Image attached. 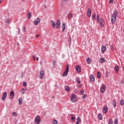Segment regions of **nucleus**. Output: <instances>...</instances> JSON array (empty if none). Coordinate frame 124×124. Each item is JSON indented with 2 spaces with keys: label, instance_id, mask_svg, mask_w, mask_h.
<instances>
[{
  "label": "nucleus",
  "instance_id": "nucleus-63",
  "mask_svg": "<svg viewBox=\"0 0 124 124\" xmlns=\"http://www.w3.org/2000/svg\"><path fill=\"white\" fill-rule=\"evenodd\" d=\"M17 45H19V43H17Z\"/></svg>",
  "mask_w": 124,
  "mask_h": 124
},
{
  "label": "nucleus",
  "instance_id": "nucleus-9",
  "mask_svg": "<svg viewBox=\"0 0 124 124\" xmlns=\"http://www.w3.org/2000/svg\"><path fill=\"white\" fill-rule=\"evenodd\" d=\"M39 23H40V18H39V17H37L36 20L34 21V24L35 26H37Z\"/></svg>",
  "mask_w": 124,
  "mask_h": 124
},
{
  "label": "nucleus",
  "instance_id": "nucleus-55",
  "mask_svg": "<svg viewBox=\"0 0 124 124\" xmlns=\"http://www.w3.org/2000/svg\"><path fill=\"white\" fill-rule=\"evenodd\" d=\"M39 37V34H37L36 36V37Z\"/></svg>",
  "mask_w": 124,
  "mask_h": 124
},
{
  "label": "nucleus",
  "instance_id": "nucleus-16",
  "mask_svg": "<svg viewBox=\"0 0 124 124\" xmlns=\"http://www.w3.org/2000/svg\"><path fill=\"white\" fill-rule=\"evenodd\" d=\"M73 17V14L72 13H69L68 14V19H72Z\"/></svg>",
  "mask_w": 124,
  "mask_h": 124
},
{
  "label": "nucleus",
  "instance_id": "nucleus-2",
  "mask_svg": "<svg viewBox=\"0 0 124 124\" xmlns=\"http://www.w3.org/2000/svg\"><path fill=\"white\" fill-rule=\"evenodd\" d=\"M34 123L36 124H39L41 123V119H40V116H39V115L36 116L34 119Z\"/></svg>",
  "mask_w": 124,
  "mask_h": 124
},
{
  "label": "nucleus",
  "instance_id": "nucleus-26",
  "mask_svg": "<svg viewBox=\"0 0 124 124\" xmlns=\"http://www.w3.org/2000/svg\"><path fill=\"white\" fill-rule=\"evenodd\" d=\"M76 80L77 81V83H78V84H80L81 83V81L80 80H79V78L77 77L76 78Z\"/></svg>",
  "mask_w": 124,
  "mask_h": 124
},
{
  "label": "nucleus",
  "instance_id": "nucleus-43",
  "mask_svg": "<svg viewBox=\"0 0 124 124\" xmlns=\"http://www.w3.org/2000/svg\"><path fill=\"white\" fill-rule=\"evenodd\" d=\"M114 2V0H109V3H110V4H112Z\"/></svg>",
  "mask_w": 124,
  "mask_h": 124
},
{
  "label": "nucleus",
  "instance_id": "nucleus-3",
  "mask_svg": "<svg viewBox=\"0 0 124 124\" xmlns=\"http://www.w3.org/2000/svg\"><path fill=\"white\" fill-rule=\"evenodd\" d=\"M105 91H106V86L104 84H102L100 88V91L101 93H105Z\"/></svg>",
  "mask_w": 124,
  "mask_h": 124
},
{
  "label": "nucleus",
  "instance_id": "nucleus-14",
  "mask_svg": "<svg viewBox=\"0 0 124 124\" xmlns=\"http://www.w3.org/2000/svg\"><path fill=\"white\" fill-rule=\"evenodd\" d=\"M105 51H106V46H102L101 52H102V54H103V53H104V52H105Z\"/></svg>",
  "mask_w": 124,
  "mask_h": 124
},
{
  "label": "nucleus",
  "instance_id": "nucleus-38",
  "mask_svg": "<svg viewBox=\"0 0 124 124\" xmlns=\"http://www.w3.org/2000/svg\"><path fill=\"white\" fill-rule=\"evenodd\" d=\"M21 93H22L23 94V93H25V89L23 88L21 90Z\"/></svg>",
  "mask_w": 124,
  "mask_h": 124
},
{
  "label": "nucleus",
  "instance_id": "nucleus-50",
  "mask_svg": "<svg viewBox=\"0 0 124 124\" xmlns=\"http://www.w3.org/2000/svg\"><path fill=\"white\" fill-rule=\"evenodd\" d=\"M33 59L34 60V61H35L36 59V57H35V56H33Z\"/></svg>",
  "mask_w": 124,
  "mask_h": 124
},
{
  "label": "nucleus",
  "instance_id": "nucleus-4",
  "mask_svg": "<svg viewBox=\"0 0 124 124\" xmlns=\"http://www.w3.org/2000/svg\"><path fill=\"white\" fill-rule=\"evenodd\" d=\"M71 101L72 102H77V99H76V95L75 94H72L71 97Z\"/></svg>",
  "mask_w": 124,
  "mask_h": 124
},
{
  "label": "nucleus",
  "instance_id": "nucleus-5",
  "mask_svg": "<svg viewBox=\"0 0 124 124\" xmlns=\"http://www.w3.org/2000/svg\"><path fill=\"white\" fill-rule=\"evenodd\" d=\"M15 96V93L13 91H11L10 93V99H13Z\"/></svg>",
  "mask_w": 124,
  "mask_h": 124
},
{
  "label": "nucleus",
  "instance_id": "nucleus-46",
  "mask_svg": "<svg viewBox=\"0 0 124 124\" xmlns=\"http://www.w3.org/2000/svg\"><path fill=\"white\" fill-rule=\"evenodd\" d=\"M52 26H53V28L55 29L56 28V24L55 23H53V24H52Z\"/></svg>",
  "mask_w": 124,
  "mask_h": 124
},
{
  "label": "nucleus",
  "instance_id": "nucleus-53",
  "mask_svg": "<svg viewBox=\"0 0 124 124\" xmlns=\"http://www.w3.org/2000/svg\"><path fill=\"white\" fill-rule=\"evenodd\" d=\"M18 33H19V34H20L21 33L20 28H18Z\"/></svg>",
  "mask_w": 124,
  "mask_h": 124
},
{
  "label": "nucleus",
  "instance_id": "nucleus-7",
  "mask_svg": "<svg viewBox=\"0 0 124 124\" xmlns=\"http://www.w3.org/2000/svg\"><path fill=\"white\" fill-rule=\"evenodd\" d=\"M99 23L100 27H101V28H103L104 27V20H103L102 18H100Z\"/></svg>",
  "mask_w": 124,
  "mask_h": 124
},
{
  "label": "nucleus",
  "instance_id": "nucleus-24",
  "mask_svg": "<svg viewBox=\"0 0 124 124\" xmlns=\"http://www.w3.org/2000/svg\"><path fill=\"white\" fill-rule=\"evenodd\" d=\"M112 104L114 108H115L116 106H117V103H116V101L113 100L112 102Z\"/></svg>",
  "mask_w": 124,
  "mask_h": 124
},
{
  "label": "nucleus",
  "instance_id": "nucleus-22",
  "mask_svg": "<svg viewBox=\"0 0 124 124\" xmlns=\"http://www.w3.org/2000/svg\"><path fill=\"white\" fill-rule=\"evenodd\" d=\"M18 102L19 105H21V104H22V102H23V99L22 98H19L18 99Z\"/></svg>",
  "mask_w": 124,
  "mask_h": 124
},
{
  "label": "nucleus",
  "instance_id": "nucleus-39",
  "mask_svg": "<svg viewBox=\"0 0 124 124\" xmlns=\"http://www.w3.org/2000/svg\"><path fill=\"white\" fill-rule=\"evenodd\" d=\"M53 124H58V121L54 120L53 121Z\"/></svg>",
  "mask_w": 124,
  "mask_h": 124
},
{
  "label": "nucleus",
  "instance_id": "nucleus-64",
  "mask_svg": "<svg viewBox=\"0 0 124 124\" xmlns=\"http://www.w3.org/2000/svg\"><path fill=\"white\" fill-rule=\"evenodd\" d=\"M0 56H1V54H0Z\"/></svg>",
  "mask_w": 124,
  "mask_h": 124
},
{
  "label": "nucleus",
  "instance_id": "nucleus-40",
  "mask_svg": "<svg viewBox=\"0 0 124 124\" xmlns=\"http://www.w3.org/2000/svg\"><path fill=\"white\" fill-rule=\"evenodd\" d=\"M114 124H118V119H115L114 120Z\"/></svg>",
  "mask_w": 124,
  "mask_h": 124
},
{
  "label": "nucleus",
  "instance_id": "nucleus-52",
  "mask_svg": "<svg viewBox=\"0 0 124 124\" xmlns=\"http://www.w3.org/2000/svg\"><path fill=\"white\" fill-rule=\"evenodd\" d=\"M113 45H111V46H110V49H111V50H113Z\"/></svg>",
  "mask_w": 124,
  "mask_h": 124
},
{
  "label": "nucleus",
  "instance_id": "nucleus-13",
  "mask_svg": "<svg viewBox=\"0 0 124 124\" xmlns=\"http://www.w3.org/2000/svg\"><path fill=\"white\" fill-rule=\"evenodd\" d=\"M87 15L88 17H91V15H92V9H88V12H87Z\"/></svg>",
  "mask_w": 124,
  "mask_h": 124
},
{
  "label": "nucleus",
  "instance_id": "nucleus-18",
  "mask_svg": "<svg viewBox=\"0 0 124 124\" xmlns=\"http://www.w3.org/2000/svg\"><path fill=\"white\" fill-rule=\"evenodd\" d=\"M119 66L116 65V66L114 67V70H115V72H116V73H117V72H119Z\"/></svg>",
  "mask_w": 124,
  "mask_h": 124
},
{
  "label": "nucleus",
  "instance_id": "nucleus-11",
  "mask_svg": "<svg viewBox=\"0 0 124 124\" xmlns=\"http://www.w3.org/2000/svg\"><path fill=\"white\" fill-rule=\"evenodd\" d=\"M6 96H7V93L5 92H4L2 96V100H3V101H4V100H5Z\"/></svg>",
  "mask_w": 124,
  "mask_h": 124
},
{
  "label": "nucleus",
  "instance_id": "nucleus-45",
  "mask_svg": "<svg viewBox=\"0 0 124 124\" xmlns=\"http://www.w3.org/2000/svg\"><path fill=\"white\" fill-rule=\"evenodd\" d=\"M22 30H23V31L24 32H25V31H26V27H23Z\"/></svg>",
  "mask_w": 124,
  "mask_h": 124
},
{
  "label": "nucleus",
  "instance_id": "nucleus-54",
  "mask_svg": "<svg viewBox=\"0 0 124 124\" xmlns=\"http://www.w3.org/2000/svg\"><path fill=\"white\" fill-rule=\"evenodd\" d=\"M59 27H60V25H56V28H57V29H59Z\"/></svg>",
  "mask_w": 124,
  "mask_h": 124
},
{
  "label": "nucleus",
  "instance_id": "nucleus-15",
  "mask_svg": "<svg viewBox=\"0 0 124 124\" xmlns=\"http://www.w3.org/2000/svg\"><path fill=\"white\" fill-rule=\"evenodd\" d=\"M99 62L100 63H103V62H106V60H105V58H100L99 59Z\"/></svg>",
  "mask_w": 124,
  "mask_h": 124
},
{
  "label": "nucleus",
  "instance_id": "nucleus-10",
  "mask_svg": "<svg viewBox=\"0 0 124 124\" xmlns=\"http://www.w3.org/2000/svg\"><path fill=\"white\" fill-rule=\"evenodd\" d=\"M75 69L77 71V72H78V73H81V67H80V66H76Z\"/></svg>",
  "mask_w": 124,
  "mask_h": 124
},
{
  "label": "nucleus",
  "instance_id": "nucleus-41",
  "mask_svg": "<svg viewBox=\"0 0 124 124\" xmlns=\"http://www.w3.org/2000/svg\"><path fill=\"white\" fill-rule=\"evenodd\" d=\"M68 42L69 44H71V37H70L68 40Z\"/></svg>",
  "mask_w": 124,
  "mask_h": 124
},
{
  "label": "nucleus",
  "instance_id": "nucleus-57",
  "mask_svg": "<svg viewBox=\"0 0 124 124\" xmlns=\"http://www.w3.org/2000/svg\"><path fill=\"white\" fill-rule=\"evenodd\" d=\"M39 60V58L38 57H37V61H38Z\"/></svg>",
  "mask_w": 124,
  "mask_h": 124
},
{
  "label": "nucleus",
  "instance_id": "nucleus-56",
  "mask_svg": "<svg viewBox=\"0 0 124 124\" xmlns=\"http://www.w3.org/2000/svg\"><path fill=\"white\" fill-rule=\"evenodd\" d=\"M80 124V122H78V121L76 123V124Z\"/></svg>",
  "mask_w": 124,
  "mask_h": 124
},
{
  "label": "nucleus",
  "instance_id": "nucleus-28",
  "mask_svg": "<svg viewBox=\"0 0 124 124\" xmlns=\"http://www.w3.org/2000/svg\"><path fill=\"white\" fill-rule=\"evenodd\" d=\"M66 71H69V64H67L65 69Z\"/></svg>",
  "mask_w": 124,
  "mask_h": 124
},
{
  "label": "nucleus",
  "instance_id": "nucleus-33",
  "mask_svg": "<svg viewBox=\"0 0 124 124\" xmlns=\"http://www.w3.org/2000/svg\"><path fill=\"white\" fill-rule=\"evenodd\" d=\"M77 122H78V123H81V118H80V117L77 118Z\"/></svg>",
  "mask_w": 124,
  "mask_h": 124
},
{
  "label": "nucleus",
  "instance_id": "nucleus-42",
  "mask_svg": "<svg viewBox=\"0 0 124 124\" xmlns=\"http://www.w3.org/2000/svg\"><path fill=\"white\" fill-rule=\"evenodd\" d=\"M80 93V94H84V89H81Z\"/></svg>",
  "mask_w": 124,
  "mask_h": 124
},
{
  "label": "nucleus",
  "instance_id": "nucleus-27",
  "mask_svg": "<svg viewBox=\"0 0 124 124\" xmlns=\"http://www.w3.org/2000/svg\"><path fill=\"white\" fill-rule=\"evenodd\" d=\"M114 124V122H113V120L110 119L108 121V124Z\"/></svg>",
  "mask_w": 124,
  "mask_h": 124
},
{
  "label": "nucleus",
  "instance_id": "nucleus-1",
  "mask_svg": "<svg viewBox=\"0 0 124 124\" xmlns=\"http://www.w3.org/2000/svg\"><path fill=\"white\" fill-rule=\"evenodd\" d=\"M118 14V12L117 10H115L111 16V21L112 24H114L116 22V19L117 18V16Z\"/></svg>",
  "mask_w": 124,
  "mask_h": 124
},
{
  "label": "nucleus",
  "instance_id": "nucleus-58",
  "mask_svg": "<svg viewBox=\"0 0 124 124\" xmlns=\"http://www.w3.org/2000/svg\"><path fill=\"white\" fill-rule=\"evenodd\" d=\"M75 93H78L77 90H75Z\"/></svg>",
  "mask_w": 124,
  "mask_h": 124
},
{
  "label": "nucleus",
  "instance_id": "nucleus-51",
  "mask_svg": "<svg viewBox=\"0 0 124 124\" xmlns=\"http://www.w3.org/2000/svg\"><path fill=\"white\" fill-rule=\"evenodd\" d=\"M56 61H53V64H54V65H56Z\"/></svg>",
  "mask_w": 124,
  "mask_h": 124
},
{
  "label": "nucleus",
  "instance_id": "nucleus-36",
  "mask_svg": "<svg viewBox=\"0 0 124 124\" xmlns=\"http://www.w3.org/2000/svg\"><path fill=\"white\" fill-rule=\"evenodd\" d=\"M97 20L98 23H99V15L98 14L97 15Z\"/></svg>",
  "mask_w": 124,
  "mask_h": 124
},
{
  "label": "nucleus",
  "instance_id": "nucleus-35",
  "mask_svg": "<svg viewBox=\"0 0 124 124\" xmlns=\"http://www.w3.org/2000/svg\"><path fill=\"white\" fill-rule=\"evenodd\" d=\"M86 98H87V95H86V94H83L82 96V99H86Z\"/></svg>",
  "mask_w": 124,
  "mask_h": 124
},
{
  "label": "nucleus",
  "instance_id": "nucleus-34",
  "mask_svg": "<svg viewBox=\"0 0 124 124\" xmlns=\"http://www.w3.org/2000/svg\"><path fill=\"white\" fill-rule=\"evenodd\" d=\"M96 15H95V14H94L92 16V19H93V20H95L96 19Z\"/></svg>",
  "mask_w": 124,
  "mask_h": 124
},
{
  "label": "nucleus",
  "instance_id": "nucleus-48",
  "mask_svg": "<svg viewBox=\"0 0 124 124\" xmlns=\"http://www.w3.org/2000/svg\"><path fill=\"white\" fill-rule=\"evenodd\" d=\"M7 22L8 24H10V19L9 18L7 20Z\"/></svg>",
  "mask_w": 124,
  "mask_h": 124
},
{
  "label": "nucleus",
  "instance_id": "nucleus-59",
  "mask_svg": "<svg viewBox=\"0 0 124 124\" xmlns=\"http://www.w3.org/2000/svg\"><path fill=\"white\" fill-rule=\"evenodd\" d=\"M62 58H64V55H62Z\"/></svg>",
  "mask_w": 124,
  "mask_h": 124
},
{
  "label": "nucleus",
  "instance_id": "nucleus-62",
  "mask_svg": "<svg viewBox=\"0 0 124 124\" xmlns=\"http://www.w3.org/2000/svg\"><path fill=\"white\" fill-rule=\"evenodd\" d=\"M1 3V0H0V3Z\"/></svg>",
  "mask_w": 124,
  "mask_h": 124
},
{
  "label": "nucleus",
  "instance_id": "nucleus-25",
  "mask_svg": "<svg viewBox=\"0 0 124 124\" xmlns=\"http://www.w3.org/2000/svg\"><path fill=\"white\" fill-rule=\"evenodd\" d=\"M97 76L98 78H101V75L100 74V72H98L97 73Z\"/></svg>",
  "mask_w": 124,
  "mask_h": 124
},
{
  "label": "nucleus",
  "instance_id": "nucleus-12",
  "mask_svg": "<svg viewBox=\"0 0 124 124\" xmlns=\"http://www.w3.org/2000/svg\"><path fill=\"white\" fill-rule=\"evenodd\" d=\"M107 111H108V107L106 106L103 108V113H107Z\"/></svg>",
  "mask_w": 124,
  "mask_h": 124
},
{
  "label": "nucleus",
  "instance_id": "nucleus-20",
  "mask_svg": "<svg viewBox=\"0 0 124 124\" xmlns=\"http://www.w3.org/2000/svg\"><path fill=\"white\" fill-rule=\"evenodd\" d=\"M91 62H92V60H91V58H88L86 59V62L88 63V64H90L91 63Z\"/></svg>",
  "mask_w": 124,
  "mask_h": 124
},
{
  "label": "nucleus",
  "instance_id": "nucleus-31",
  "mask_svg": "<svg viewBox=\"0 0 124 124\" xmlns=\"http://www.w3.org/2000/svg\"><path fill=\"white\" fill-rule=\"evenodd\" d=\"M56 25H58V26H60L61 25V22H60V20L58 19L57 20V22Z\"/></svg>",
  "mask_w": 124,
  "mask_h": 124
},
{
  "label": "nucleus",
  "instance_id": "nucleus-6",
  "mask_svg": "<svg viewBox=\"0 0 124 124\" xmlns=\"http://www.w3.org/2000/svg\"><path fill=\"white\" fill-rule=\"evenodd\" d=\"M95 80V78H94V76L93 75H91L90 76V83H93V81Z\"/></svg>",
  "mask_w": 124,
  "mask_h": 124
},
{
  "label": "nucleus",
  "instance_id": "nucleus-19",
  "mask_svg": "<svg viewBox=\"0 0 124 124\" xmlns=\"http://www.w3.org/2000/svg\"><path fill=\"white\" fill-rule=\"evenodd\" d=\"M68 72H69L68 71L65 70V71L64 72L62 75L63 77H65V76H67V74H68Z\"/></svg>",
  "mask_w": 124,
  "mask_h": 124
},
{
  "label": "nucleus",
  "instance_id": "nucleus-30",
  "mask_svg": "<svg viewBox=\"0 0 124 124\" xmlns=\"http://www.w3.org/2000/svg\"><path fill=\"white\" fill-rule=\"evenodd\" d=\"M98 118L101 121L102 120V115L101 114H98Z\"/></svg>",
  "mask_w": 124,
  "mask_h": 124
},
{
  "label": "nucleus",
  "instance_id": "nucleus-44",
  "mask_svg": "<svg viewBox=\"0 0 124 124\" xmlns=\"http://www.w3.org/2000/svg\"><path fill=\"white\" fill-rule=\"evenodd\" d=\"M23 85L24 87H26L27 86V82H24L23 83Z\"/></svg>",
  "mask_w": 124,
  "mask_h": 124
},
{
  "label": "nucleus",
  "instance_id": "nucleus-47",
  "mask_svg": "<svg viewBox=\"0 0 124 124\" xmlns=\"http://www.w3.org/2000/svg\"><path fill=\"white\" fill-rule=\"evenodd\" d=\"M24 77V73L22 72L21 75V78H23Z\"/></svg>",
  "mask_w": 124,
  "mask_h": 124
},
{
  "label": "nucleus",
  "instance_id": "nucleus-21",
  "mask_svg": "<svg viewBox=\"0 0 124 124\" xmlns=\"http://www.w3.org/2000/svg\"><path fill=\"white\" fill-rule=\"evenodd\" d=\"M71 118L73 122H75V116H73V114H71Z\"/></svg>",
  "mask_w": 124,
  "mask_h": 124
},
{
  "label": "nucleus",
  "instance_id": "nucleus-17",
  "mask_svg": "<svg viewBox=\"0 0 124 124\" xmlns=\"http://www.w3.org/2000/svg\"><path fill=\"white\" fill-rule=\"evenodd\" d=\"M64 31H65V23H62V32H64Z\"/></svg>",
  "mask_w": 124,
  "mask_h": 124
},
{
  "label": "nucleus",
  "instance_id": "nucleus-60",
  "mask_svg": "<svg viewBox=\"0 0 124 124\" xmlns=\"http://www.w3.org/2000/svg\"><path fill=\"white\" fill-rule=\"evenodd\" d=\"M64 1H67L68 0H63Z\"/></svg>",
  "mask_w": 124,
  "mask_h": 124
},
{
  "label": "nucleus",
  "instance_id": "nucleus-23",
  "mask_svg": "<svg viewBox=\"0 0 124 124\" xmlns=\"http://www.w3.org/2000/svg\"><path fill=\"white\" fill-rule=\"evenodd\" d=\"M27 17H28V19H30V18H31V12H29L27 14Z\"/></svg>",
  "mask_w": 124,
  "mask_h": 124
},
{
  "label": "nucleus",
  "instance_id": "nucleus-29",
  "mask_svg": "<svg viewBox=\"0 0 124 124\" xmlns=\"http://www.w3.org/2000/svg\"><path fill=\"white\" fill-rule=\"evenodd\" d=\"M65 91H66L67 92H69L70 91L69 87H68V86H65Z\"/></svg>",
  "mask_w": 124,
  "mask_h": 124
},
{
  "label": "nucleus",
  "instance_id": "nucleus-32",
  "mask_svg": "<svg viewBox=\"0 0 124 124\" xmlns=\"http://www.w3.org/2000/svg\"><path fill=\"white\" fill-rule=\"evenodd\" d=\"M12 115H14V117H17V116H18V114L16 112H13Z\"/></svg>",
  "mask_w": 124,
  "mask_h": 124
},
{
  "label": "nucleus",
  "instance_id": "nucleus-37",
  "mask_svg": "<svg viewBox=\"0 0 124 124\" xmlns=\"http://www.w3.org/2000/svg\"><path fill=\"white\" fill-rule=\"evenodd\" d=\"M120 104L121 105H124V100H121V101H120Z\"/></svg>",
  "mask_w": 124,
  "mask_h": 124
},
{
  "label": "nucleus",
  "instance_id": "nucleus-61",
  "mask_svg": "<svg viewBox=\"0 0 124 124\" xmlns=\"http://www.w3.org/2000/svg\"><path fill=\"white\" fill-rule=\"evenodd\" d=\"M79 88H81V87H82V85H80L79 86Z\"/></svg>",
  "mask_w": 124,
  "mask_h": 124
},
{
  "label": "nucleus",
  "instance_id": "nucleus-8",
  "mask_svg": "<svg viewBox=\"0 0 124 124\" xmlns=\"http://www.w3.org/2000/svg\"><path fill=\"white\" fill-rule=\"evenodd\" d=\"M39 78L41 80L44 78V71L42 70L40 71Z\"/></svg>",
  "mask_w": 124,
  "mask_h": 124
},
{
  "label": "nucleus",
  "instance_id": "nucleus-49",
  "mask_svg": "<svg viewBox=\"0 0 124 124\" xmlns=\"http://www.w3.org/2000/svg\"><path fill=\"white\" fill-rule=\"evenodd\" d=\"M55 23V22L54 21V20H51V25H52V24H54Z\"/></svg>",
  "mask_w": 124,
  "mask_h": 124
}]
</instances>
